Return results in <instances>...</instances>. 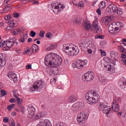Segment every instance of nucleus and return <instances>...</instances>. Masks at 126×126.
I'll use <instances>...</instances> for the list:
<instances>
[{"label": "nucleus", "mask_w": 126, "mask_h": 126, "mask_svg": "<svg viewBox=\"0 0 126 126\" xmlns=\"http://www.w3.org/2000/svg\"><path fill=\"white\" fill-rule=\"evenodd\" d=\"M45 65L51 67H58L63 63V58L60 55L52 54L49 57H46L44 59Z\"/></svg>", "instance_id": "f257e3e1"}, {"label": "nucleus", "mask_w": 126, "mask_h": 126, "mask_svg": "<svg viewBox=\"0 0 126 126\" xmlns=\"http://www.w3.org/2000/svg\"><path fill=\"white\" fill-rule=\"evenodd\" d=\"M87 103L90 105L97 104L99 102L100 95L97 92L94 91H89L86 94L85 96Z\"/></svg>", "instance_id": "f03ea898"}, {"label": "nucleus", "mask_w": 126, "mask_h": 126, "mask_svg": "<svg viewBox=\"0 0 126 126\" xmlns=\"http://www.w3.org/2000/svg\"><path fill=\"white\" fill-rule=\"evenodd\" d=\"M45 85H44V82H43V80H40L39 81H36L34 84L32 85V88H31L30 90L32 92H34V91H39L40 92L41 89L42 88H44ZM46 88V87H45Z\"/></svg>", "instance_id": "7ed1b4c3"}, {"label": "nucleus", "mask_w": 126, "mask_h": 126, "mask_svg": "<svg viewBox=\"0 0 126 126\" xmlns=\"http://www.w3.org/2000/svg\"><path fill=\"white\" fill-rule=\"evenodd\" d=\"M16 44L18 45V42H17V39L16 38H13L6 40V46L3 47V51H7V50H10L11 47Z\"/></svg>", "instance_id": "20e7f679"}, {"label": "nucleus", "mask_w": 126, "mask_h": 126, "mask_svg": "<svg viewBox=\"0 0 126 126\" xmlns=\"http://www.w3.org/2000/svg\"><path fill=\"white\" fill-rule=\"evenodd\" d=\"M84 102H79L74 103L72 107L71 110L73 113H78L80 110H82L85 107Z\"/></svg>", "instance_id": "39448f33"}, {"label": "nucleus", "mask_w": 126, "mask_h": 126, "mask_svg": "<svg viewBox=\"0 0 126 126\" xmlns=\"http://www.w3.org/2000/svg\"><path fill=\"white\" fill-rule=\"evenodd\" d=\"M79 53V49H78V48L73 44H71L70 45L68 52H67L66 55H68V56H70V57H73V56H77V55H78Z\"/></svg>", "instance_id": "423d86ee"}, {"label": "nucleus", "mask_w": 126, "mask_h": 126, "mask_svg": "<svg viewBox=\"0 0 126 126\" xmlns=\"http://www.w3.org/2000/svg\"><path fill=\"white\" fill-rule=\"evenodd\" d=\"M121 99L119 98H114L113 101L112 103V109L113 112L116 113H119L120 111V102Z\"/></svg>", "instance_id": "0eeeda50"}, {"label": "nucleus", "mask_w": 126, "mask_h": 126, "mask_svg": "<svg viewBox=\"0 0 126 126\" xmlns=\"http://www.w3.org/2000/svg\"><path fill=\"white\" fill-rule=\"evenodd\" d=\"M95 74H94V72L90 71L87 72L84 75H83L82 77V78L84 80V81H87V82H88L89 81L93 80Z\"/></svg>", "instance_id": "6e6552de"}, {"label": "nucleus", "mask_w": 126, "mask_h": 126, "mask_svg": "<svg viewBox=\"0 0 126 126\" xmlns=\"http://www.w3.org/2000/svg\"><path fill=\"white\" fill-rule=\"evenodd\" d=\"M93 31L96 32L97 34H101L102 33V29L99 26L98 19H95L93 23Z\"/></svg>", "instance_id": "1a4fd4ad"}, {"label": "nucleus", "mask_w": 126, "mask_h": 126, "mask_svg": "<svg viewBox=\"0 0 126 126\" xmlns=\"http://www.w3.org/2000/svg\"><path fill=\"white\" fill-rule=\"evenodd\" d=\"M88 116L84 112H81L77 117V121L79 124H82L84 121H86Z\"/></svg>", "instance_id": "9d476101"}, {"label": "nucleus", "mask_w": 126, "mask_h": 126, "mask_svg": "<svg viewBox=\"0 0 126 126\" xmlns=\"http://www.w3.org/2000/svg\"><path fill=\"white\" fill-rule=\"evenodd\" d=\"M27 111L29 113L28 115V118L30 119H34V114H35V108L31 104L28 105Z\"/></svg>", "instance_id": "9b49d317"}, {"label": "nucleus", "mask_w": 126, "mask_h": 126, "mask_svg": "<svg viewBox=\"0 0 126 126\" xmlns=\"http://www.w3.org/2000/svg\"><path fill=\"white\" fill-rule=\"evenodd\" d=\"M115 25L116 26H119V27H122L123 26V23H113L111 24L109 27H108V31L109 33H111L113 34V33H115Z\"/></svg>", "instance_id": "f8f14e48"}, {"label": "nucleus", "mask_w": 126, "mask_h": 126, "mask_svg": "<svg viewBox=\"0 0 126 126\" xmlns=\"http://www.w3.org/2000/svg\"><path fill=\"white\" fill-rule=\"evenodd\" d=\"M64 8V6L62 4H59L55 6L54 9H53V12L55 13V14H59L61 13V11L62 10H63Z\"/></svg>", "instance_id": "ddd939ff"}, {"label": "nucleus", "mask_w": 126, "mask_h": 126, "mask_svg": "<svg viewBox=\"0 0 126 126\" xmlns=\"http://www.w3.org/2000/svg\"><path fill=\"white\" fill-rule=\"evenodd\" d=\"M117 9H118V7L114 4H110L108 8H107L106 10H108L109 13H116L117 12Z\"/></svg>", "instance_id": "4468645a"}, {"label": "nucleus", "mask_w": 126, "mask_h": 126, "mask_svg": "<svg viewBox=\"0 0 126 126\" xmlns=\"http://www.w3.org/2000/svg\"><path fill=\"white\" fill-rule=\"evenodd\" d=\"M7 76L10 78V79L13 80L14 83H16L18 81L16 74H15V73H13V72H9L8 73Z\"/></svg>", "instance_id": "2eb2a0df"}, {"label": "nucleus", "mask_w": 126, "mask_h": 126, "mask_svg": "<svg viewBox=\"0 0 126 126\" xmlns=\"http://www.w3.org/2000/svg\"><path fill=\"white\" fill-rule=\"evenodd\" d=\"M117 116L121 121H124L125 119H126V112H125L124 111H120L117 113Z\"/></svg>", "instance_id": "dca6fc26"}, {"label": "nucleus", "mask_w": 126, "mask_h": 126, "mask_svg": "<svg viewBox=\"0 0 126 126\" xmlns=\"http://www.w3.org/2000/svg\"><path fill=\"white\" fill-rule=\"evenodd\" d=\"M83 60L81 59H79L77 60L76 62V68H78L79 69H81L83 68Z\"/></svg>", "instance_id": "f3484780"}, {"label": "nucleus", "mask_w": 126, "mask_h": 126, "mask_svg": "<svg viewBox=\"0 0 126 126\" xmlns=\"http://www.w3.org/2000/svg\"><path fill=\"white\" fill-rule=\"evenodd\" d=\"M8 25L12 26V27H17L18 24L15 20L12 19L8 22Z\"/></svg>", "instance_id": "a211bd4d"}, {"label": "nucleus", "mask_w": 126, "mask_h": 126, "mask_svg": "<svg viewBox=\"0 0 126 126\" xmlns=\"http://www.w3.org/2000/svg\"><path fill=\"white\" fill-rule=\"evenodd\" d=\"M78 97L77 96L74 95H70L68 98V102L70 103H74V102H76L77 101Z\"/></svg>", "instance_id": "6ab92c4d"}, {"label": "nucleus", "mask_w": 126, "mask_h": 126, "mask_svg": "<svg viewBox=\"0 0 126 126\" xmlns=\"http://www.w3.org/2000/svg\"><path fill=\"white\" fill-rule=\"evenodd\" d=\"M111 111V108H110L108 105L103 109L102 111L103 114L106 115V117H108V115L110 114Z\"/></svg>", "instance_id": "aec40b11"}, {"label": "nucleus", "mask_w": 126, "mask_h": 126, "mask_svg": "<svg viewBox=\"0 0 126 126\" xmlns=\"http://www.w3.org/2000/svg\"><path fill=\"white\" fill-rule=\"evenodd\" d=\"M50 123L49 122V120H45L42 122H40L37 126H48V124Z\"/></svg>", "instance_id": "412c9836"}, {"label": "nucleus", "mask_w": 126, "mask_h": 126, "mask_svg": "<svg viewBox=\"0 0 126 126\" xmlns=\"http://www.w3.org/2000/svg\"><path fill=\"white\" fill-rule=\"evenodd\" d=\"M84 28L85 30H89L91 28V25L89 22H85L84 23Z\"/></svg>", "instance_id": "4be33fe9"}, {"label": "nucleus", "mask_w": 126, "mask_h": 126, "mask_svg": "<svg viewBox=\"0 0 126 126\" xmlns=\"http://www.w3.org/2000/svg\"><path fill=\"white\" fill-rule=\"evenodd\" d=\"M111 21H112V19L111 18V17H105L102 18V22L103 23H105V24L111 22Z\"/></svg>", "instance_id": "5701e85b"}, {"label": "nucleus", "mask_w": 126, "mask_h": 126, "mask_svg": "<svg viewBox=\"0 0 126 126\" xmlns=\"http://www.w3.org/2000/svg\"><path fill=\"white\" fill-rule=\"evenodd\" d=\"M4 59L2 57V55H0V66H1V67H3L4 65H5V61L4 60Z\"/></svg>", "instance_id": "b1692460"}, {"label": "nucleus", "mask_w": 126, "mask_h": 126, "mask_svg": "<svg viewBox=\"0 0 126 126\" xmlns=\"http://www.w3.org/2000/svg\"><path fill=\"white\" fill-rule=\"evenodd\" d=\"M69 48H70V46H66V44H63V51L65 53V54H67L68 53V51H69Z\"/></svg>", "instance_id": "393cba45"}, {"label": "nucleus", "mask_w": 126, "mask_h": 126, "mask_svg": "<svg viewBox=\"0 0 126 126\" xmlns=\"http://www.w3.org/2000/svg\"><path fill=\"white\" fill-rule=\"evenodd\" d=\"M27 38H28L27 33L23 34V36L19 39V42H20L21 43H24L25 42V39H27Z\"/></svg>", "instance_id": "a878e982"}, {"label": "nucleus", "mask_w": 126, "mask_h": 126, "mask_svg": "<svg viewBox=\"0 0 126 126\" xmlns=\"http://www.w3.org/2000/svg\"><path fill=\"white\" fill-rule=\"evenodd\" d=\"M106 107L107 105L103 102H101L98 106V109L100 110V111H103Z\"/></svg>", "instance_id": "bb28decb"}, {"label": "nucleus", "mask_w": 126, "mask_h": 126, "mask_svg": "<svg viewBox=\"0 0 126 126\" xmlns=\"http://www.w3.org/2000/svg\"><path fill=\"white\" fill-rule=\"evenodd\" d=\"M12 9V7L10 5H8L7 6L5 7L3 9V12H0V13H3V12H6V11H9V10H11Z\"/></svg>", "instance_id": "cd10ccee"}, {"label": "nucleus", "mask_w": 126, "mask_h": 126, "mask_svg": "<svg viewBox=\"0 0 126 126\" xmlns=\"http://www.w3.org/2000/svg\"><path fill=\"white\" fill-rule=\"evenodd\" d=\"M99 7L100 9H104L106 8V2L102 1L99 4Z\"/></svg>", "instance_id": "c85d7f7f"}, {"label": "nucleus", "mask_w": 126, "mask_h": 126, "mask_svg": "<svg viewBox=\"0 0 126 126\" xmlns=\"http://www.w3.org/2000/svg\"><path fill=\"white\" fill-rule=\"evenodd\" d=\"M32 48L34 53H36L38 50H39V47L37 44H33L32 46Z\"/></svg>", "instance_id": "c756f323"}, {"label": "nucleus", "mask_w": 126, "mask_h": 126, "mask_svg": "<svg viewBox=\"0 0 126 126\" xmlns=\"http://www.w3.org/2000/svg\"><path fill=\"white\" fill-rule=\"evenodd\" d=\"M116 13H117L118 15H119V16H121V15L123 14V9L118 7Z\"/></svg>", "instance_id": "7c9ffc66"}, {"label": "nucleus", "mask_w": 126, "mask_h": 126, "mask_svg": "<svg viewBox=\"0 0 126 126\" xmlns=\"http://www.w3.org/2000/svg\"><path fill=\"white\" fill-rule=\"evenodd\" d=\"M122 83V82H120L119 83V84L120 85V87L122 89H124V88H126V81L125 82L123 81V84H121V83Z\"/></svg>", "instance_id": "2f4dec72"}, {"label": "nucleus", "mask_w": 126, "mask_h": 126, "mask_svg": "<svg viewBox=\"0 0 126 126\" xmlns=\"http://www.w3.org/2000/svg\"><path fill=\"white\" fill-rule=\"evenodd\" d=\"M42 117H43V115H42V113L39 112L35 115V120H39V119H41Z\"/></svg>", "instance_id": "473e14b6"}, {"label": "nucleus", "mask_w": 126, "mask_h": 126, "mask_svg": "<svg viewBox=\"0 0 126 126\" xmlns=\"http://www.w3.org/2000/svg\"><path fill=\"white\" fill-rule=\"evenodd\" d=\"M14 107H15V104H11L10 105H8L7 106L8 111H11V110H12Z\"/></svg>", "instance_id": "72a5a7b5"}, {"label": "nucleus", "mask_w": 126, "mask_h": 126, "mask_svg": "<svg viewBox=\"0 0 126 126\" xmlns=\"http://www.w3.org/2000/svg\"><path fill=\"white\" fill-rule=\"evenodd\" d=\"M104 61H105L106 63H111L112 62V59L109 57H106L104 58Z\"/></svg>", "instance_id": "f704fd0d"}, {"label": "nucleus", "mask_w": 126, "mask_h": 126, "mask_svg": "<svg viewBox=\"0 0 126 126\" xmlns=\"http://www.w3.org/2000/svg\"><path fill=\"white\" fill-rule=\"evenodd\" d=\"M80 46L81 47H85L86 46V44H87V42L85 40L81 41L80 43Z\"/></svg>", "instance_id": "c9c22d12"}, {"label": "nucleus", "mask_w": 126, "mask_h": 126, "mask_svg": "<svg viewBox=\"0 0 126 126\" xmlns=\"http://www.w3.org/2000/svg\"><path fill=\"white\" fill-rule=\"evenodd\" d=\"M73 23H76V24H80V23H81V20L78 18H76L73 21Z\"/></svg>", "instance_id": "e433bc0d"}, {"label": "nucleus", "mask_w": 126, "mask_h": 126, "mask_svg": "<svg viewBox=\"0 0 126 126\" xmlns=\"http://www.w3.org/2000/svg\"><path fill=\"white\" fill-rule=\"evenodd\" d=\"M119 50H121V52L122 53H124V54H126V49L123 47L122 46H119L118 47Z\"/></svg>", "instance_id": "4c0bfd02"}, {"label": "nucleus", "mask_w": 126, "mask_h": 126, "mask_svg": "<svg viewBox=\"0 0 126 126\" xmlns=\"http://www.w3.org/2000/svg\"><path fill=\"white\" fill-rule=\"evenodd\" d=\"M45 34H46V32L44 31H40L39 32V36L41 37V38H44Z\"/></svg>", "instance_id": "58836bf2"}, {"label": "nucleus", "mask_w": 126, "mask_h": 126, "mask_svg": "<svg viewBox=\"0 0 126 126\" xmlns=\"http://www.w3.org/2000/svg\"><path fill=\"white\" fill-rule=\"evenodd\" d=\"M95 39H101L103 40L104 39V35H95Z\"/></svg>", "instance_id": "ea45409f"}, {"label": "nucleus", "mask_w": 126, "mask_h": 126, "mask_svg": "<svg viewBox=\"0 0 126 126\" xmlns=\"http://www.w3.org/2000/svg\"><path fill=\"white\" fill-rule=\"evenodd\" d=\"M18 105L19 106H21L22 105V102H23V100L21 98H18L17 99Z\"/></svg>", "instance_id": "a19ab883"}, {"label": "nucleus", "mask_w": 126, "mask_h": 126, "mask_svg": "<svg viewBox=\"0 0 126 126\" xmlns=\"http://www.w3.org/2000/svg\"><path fill=\"white\" fill-rule=\"evenodd\" d=\"M5 44H6V40H1L0 42V48L1 47H3V46H4V45H5Z\"/></svg>", "instance_id": "79ce46f5"}, {"label": "nucleus", "mask_w": 126, "mask_h": 126, "mask_svg": "<svg viewBox=\"0 0 126 126\" xmlns=\"http://www.w3.org/2000/svg\"><path fill=\"white\" fill-rule=\"evenodd\" d=\"M56 81H57V80L56 79V78H52L51 79L50 83H51V84H52L53 85H54V84H56Z\"/></svg>", "instance_id": "37998d69"}, {"label": "nucleus", "mask_w": 126, "mask_h": 126, "mask_svg": "<svg viewBox=\"0 0 126 126\" xmlns=\"http://www.w3.org/2000/svg\"><path fill=\"white\" fill-rule=\"evenodd\" d=\"M100 52L101 53V55L102 57H105V56H106V51H105V50L100 49Z\"/></svg>", "instance_id": "c03bdc74"}, {"label": "nucleus", "mask_w": 126, "mask_h": 126, "mask_svg": "<svg viewBox=\"0 0 126 126\" xmlns=\"http://www.w3.org/2000/svg\"><path fill=\"white\" fill-rule=\"evenodd\" d=\"M52 36H53V34L51 32H47L46 34V38H48V39H50V38H51V37H52Z\"/></svg>", "instance_id": "a18cd8bd"}, {"label": "nucleus", "mask_w": 126, "mask_h": 126, "mask_svg": "<svg viewBox=\"0 0 126 126\" xmlns=\"http://www.w3.org/2000/svg\"><path fill=\"white\" fill-rule=\"evenodd\" d=\"M98 79L100 82H104V81H105V77L103 76H99Z\"/></svg>", "instance_id": "49530a36"}, {"label": "nucleus", "mask_w": 126, "mask_h": 126, "mask_svg": "<svg viewBox=\"0 0 126 126\" xmlns=\"http://www.w3.org/2000/svg\"><path fill=\"white\" fill-rule=\"evenodd\" d=\"M1 94L2 96H6V95H7V92H6V91L2 90L1 91Z\"/></svg>", "instance_id": "de8ad7c7"}, {"label": "nucleus", "mask_w": 126, "mask_h": 126, "mask_svg": "<svg viewBox=\"0 0 126 126\" xmlns=\"http://www.w3.org/2000/svg\"><path fill=\"white\" fill-rule=\"evenodd\" d=\"M14 27H12L11 26H8L6 28V30H8L9 31H12L13 30H14V28H13Z\"/></svg>", "instance_id": "09e8293b"}, {"label": "nucleus", "mask_w": 126, "mask_h": 126, "mask_svg": "<svg viewBox=\"0 0 126 126\" xmlns=\"http://www.w3.org/2000/svg\"><path fill=\"white\" fill-rule=\"evenodd\" d=\"M30 36L32 37H35V36H36V32L33 31H32L30 32Z\"/></svg>", "instance_id": "8fccbe9b"}, {"label": "nucleus", "mask_w": 126, "mask_h": 126, "mask_svg": "<svg viewBox=\"0 0 126 126\" xmlns=\"http://www.w3.org/2000/svg\"><path fill=\"white\" fill-rule=\"evenodd\" d=\"M104 67H105V68H108V71H111V70H112V68L111 67V65H110L109 64H108V65H104Z\"/></svg>", "instance_id": "3c124183"}, {"label": "nucleus", "mask_w": 126, "mask_h": 126, "mask_svg": "<svg viewBox=\"0 0 126 126\" xmlns=\"http://www.w3.org/2000/svg\"><path fill=\"white\" fill-rule=\"evenodd\" d=\"M10 19H11V16H10V15H7L5 16V20H10Z\"/></svg>", "instance_id": "603ef678"}, {"label": "nucleus", "mask_w": 126, "mask_h": 126, "mask_svg": "<svg viewBox=\"0 0 126 126\" xmlns=\"http://www.w3.org/2000/svg\"><path fill=\"white\" fill-rule=\"evenodd\" d=\"M26 69H31L32 68V65L31 64H27L26 66Z\"/></svg>", "instance_id": "864d4df0"}, {"label": "nucleus", "mask_w": 126, "mask_h": 126, "mask_svg": "<svg viewBox=\"0 0 126 126\" xmlns=\"http://www.w3.org/2000/svg\"><path fill=\"white\" fill-rule=\"evenodd\" d=\"M20 31L19 29H16L14 30L13 34V35H16V34H18V33H19Z\"/></svg>", "instance_id": "5fc2aeb1"}, {"label": "nucleus", "mask_w": 126, "mask_h": 126, "mask_svg": "<svg viewBox=\"0 0 126 126\" xmlns=\"http://www.w3.org/2000/svg\"><path fill=\"white\" fill-rule=\"evenodd\" d=\"M84 3L83 2V1H80L79 2V6H80V7H82L84 6Z\"/></svg>", "instance_id": "6e6d98bb"}, {"label": "nucleus", "mask_w": 126, "mask_h": 126, "mask_svg": "<svg viewBox=\"0 0 126 126\" xmlns=\"http://www.w3.org/2000/svg\"><path fill=\"white\" fill-rule=\"evenodd\" d=\"M20 14L18 13H15L13 14V17H15V18H18V17H19Z\"/></svg>", "instance_id": "4d7b16f0"}, {"label": "nucleus", "mask_w": 126, "mask_h": 126, "mask_svg": "<svg viewBox=\"0 0 126 126\" xmlns=\"http://www.w3.org/2000/svg\"><path fill=\"white\" fill-rule=\"evenodd\" d=\"M50 50H54L56 48V45L55 44H52L49 47Z\"/></svg>", "instance_id": "13d9d810"}, {"label": "nucleus", "mask_w": 126, "mask_h": 126, "mask_svg": "<svg viewBox=\"0 0 126 126\" xmlns=\"http://www.w3.org/2000/svg\"><path fill=\"white\" fill-rule=\"evenodd\" d=\"M30 51H31V48H28L27 50L25 51L24 53V55H26L28 53H30Z\"/></svg>", "instance_id": "bf43d9fd"}, {"label": "nucleus", "mask_w": 126, "mask_h": 126, "mask_svg": "<svg viewBox=\"0 0 126 126\" xmlns=\"http://www.w3.org/2000/svg\"><path fill=\"white\" fill-rule=\"evenodd\" d=\"M19 107H20V110H21V111H22V112H24L25 107H24V106H23V105H22V104H21L20 106H19Z\"/></svg>", "instance_id": "052dcab7"}, {"label": "nucleus", "mask_w": 126, "mask_h": 126, "mask_svg": "<svg viewBox=\"0 0 126 126\" xmlns=\"http://www.w3.org/2000/svg\"><path fill=\"white\" fill-rule=\"evenodd\" d=\"M7 3H8V1L6 0H4L3 2V6H6V4H7Z\"/></svg>", "instance_id": "680f3d73"}, {"label": "nucleus", "mask_w": 126, "mask_h": 126, "mask_svg": "<svg viewBox=\"0 0 126 126\" xmlns=\"http://www.w3.org/2000/svg\"><path fill=\"white\" fill-rule=\"evenodd\" d=\"M87 52L89 54H92V52H93V48L89 49L87 50Z\"/></svg>", "instance_id": "e2e57ef3"}, {"label": "nucleus", "mask_w": 126, "mask_h": 126, "mask_svg": "<svg viewBox=\"0 0 126 126\" xmlns=\"http://www.w3.org/2000/svg\"><path fill=\"white\" fill-rule=\"evenodd\" d=\"M10 103H15V99L12 98L9 100Z\"/></svg>", "instance_id": "0e129e2a"}, {"label": "nucleus", "mask_w": 126, "mask_h": 126, "mask_svg": "<svg viewBox=\"0 0 126 126\" xmlns=\"http://www.w3.org/2000/svg\"><path fill=\"white\" fill-rule=\"evenodd\" d=\"M49 73L50 76H51L52 74L55 75V72L53 70H51Z\"/></svg>", "instance_id": "69168bd1"}, {"label": "nucleus", "mask_w": 126, "mask_h": 126, "mask_svg": "<svg viewBox=\"0 0 126 126\" xmlns=\"http://www.w3.org/2000/svg\"><path fill=\"white\" fill-rule=\"evenodd\" d=\"M96 12L98 13L99 15H101V9H96Z\"/></svg>", "instance_id": "338daca9"}, {"label": "nucleus", "mask_w": 126, "mask_h": 126, "mask_svg": "<svg viewBox=\"0 0 126 126\" xmlns=\"http://www.w3.org/2000/svg\"><path fill=\"white\" fill-rule=\"evenodd\" d=\"M4 123H7L8 122V118L5 117L3 118Z\"/></svg>", "instance_id": "774afa93"}]
</instances>
